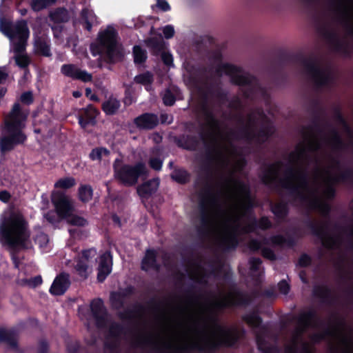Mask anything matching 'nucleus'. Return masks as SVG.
I'll list each match as a JSON object with an SVG mask.
<instances>
[{
	"label": "nucleus",
	"mask_w": 353,
	"mask_h": 353,
	"mask_svg": "<svg viewBox=\"0 0 353 353\" xmlns=\"http://www.w3.org/2000/svg\"><path fill=\"white\" fill-rule=\"evenodd\" d=\"M201 125L202 130L199 133V137L205 148L202 170L205 172L207 183L200 195V226L210 228L211 221L208 213V206L216 204L218 201V196L214 192V187L210 182L214 177L213 165L221 153L216 137L212 133L203 130L204 124L202 123Z\"/></svg>",
	"instance_id": "nucleus-1"
},
{
	"label": "nucleus",
	"mask_w": 353,
	"mask_h": 353,
	"mask_svg": "<svg viewBox=\"0 0 353 353\" xmlns=\"http://www.w3.org/2000/svg\"><path fill=\"white\" fill-rule=\"evenodd\" d=\"M283 165L282 161L265 164L262 171L261 180L268 187L279 186L288 191L290 196L305 201L307 199L303 190L309 188V176L307 172L303 169H294L289 167L285 172V177L279 178V168Z\"/></svg>",
	"instance_id": "nucleus-2"
},
{
	"label": "nucleus",
	"mask_w": 353,
	"mask_h": 353,
	"mask_svg": "<svg viewBox=\"0 0 353 353\" xmlns=\"http://www.w3.org/2000/svg\"><path fill=\"white\" fill-rule=\"evenodd\" d=\"M208 319L221 334L220 337L215 339H206L203 343H194L190 345L178 347L174 353H190L193 351L200 353H215L222 347H234L238 344L240 336L236 328L221 325L216 315H210Z\"/></svg>",
	"instance_id": "nucleus-3"
},
{
	"label": "nucleus",
	"mask_w": 353,
	"mask_h": 353,
	"mask_svg": "<svg viewBox=\"0 0 353 353\" xmlns=\"http://www.w3.org/2000/svg\"><path fill=\"white\" fill-rule=\"evenodd\" d=\"M30 232L28 224L21 215L11 214L0 225V242L14 252L28 249Z\"/></svg>",
	"instance_id": "nucleus-4"
},
{
	"label": "nucleus",
	"mask_w": 353,
	"mask_h": 353,
	"mask_svg": "<svg viewBox=\"0 0 353 353\" xmlns=\"http://www.w3.org/2000/svg\"><path fill=\"white\" fill-rule=\"evenodd\" d=\"M259 114L265 124L261 126L257 132L254 130L256 119L250 113L248 115V124L241 128L238 132L231 131L230 134L236 139L243 138L249 142L254 141L260 145L265 143L273 135L274 127L262 110Z\"/></svg>",
	"instance_id": "nucleus-5"
},
{
	"label": "nucleus",
	"mask_w": 353,
	"mask_h": 353,
	"mask_svg": "<svg viewBox=\"0 0 353 353\" xmlns=\"http://www.w3.org/2000/svg\"><path fill=\"white\" fill-rule=\"evenodd\" d=\"M118 33L114 28L108 27L98 34V53L103 54L104 61L114 64L123 60V49L117 42Z\"/></svg>",
	"instance_id": "nucleus-6"
},
{
	"label": "nucleus",
	"mask_w": 353,
	"mask_h": 353,
	"mask_svg": "<svg viewBox=\"0 0 353 353\" xmlns=\"http://www.w3.org/2000/svg\"><path fill=\"white\" fill-rule=\"evenodd\" d=\"M243 68L229 63H221L216 69V72L221 74L224 72L229 76L232 84L239 86H248L243 91V96L246 99H251L256 89L260 88L257 78L249 73L242 74Z\"/></svg>",
	"instance_id": "nucleus-7"
},
{
	"label": "nucleus",
	"mask_w": 353,
	"mask_h": 353,
	"mask_svg": "<svg viewBox=\"0 0 353 353\" xmlns=\"http://www.w3.org/2000/svg\"><path fill=\"white\" fill-rule=\"evenodd\" d=\"M297 60L304 68L316 88L327 86L332 83L333 77L331 72L322 68L316 57L299 55Z\"/></svg>",
	"instance_id": "nucleus-8"
},
{
	"label": "nucleus",
	"mask_w": 353,
	"mask_h": 353,
	"mask_svg": "<svg viewBox=\"0 0 353 353\" xmlns=\"http://www.w3.org/2000/svg\"><path fill=\"white\" fill-rule=\"evenodd\" d=\"M121 161L117 159L113 163L114 177L125 186L135 185L140 176L145 175L147 170L145 165L142 162H138L135 165H119Z\"/></svg>",
	"instance_id": "nucleus-9"
},
{
	"label": "nucleus",
	"mask_w": 353,
	"mask_h": 353,
	"mask_svg": "<svg viewBox=\"0 0 353 353\" xmlns=\"http://www.w3.org/2000/svg\"><path fill=\"white\" fill-rule=\"evenodd\" d=\"M25 126L17 123H5L6 135L0 139V152L6 154L14 150L15 146L23 144L27 141V136L23 132Z\"/></svg>",
	"instance_id": "nucleus-10"
},
{
	"label": "nucleus",
	"mask_w": 353,
	"mask_h": 353,
	"mask_svg": "<svg viewBox=\"0 0 353 353\" xmlns=\"http://www.w3.org/2000/svg\"><path fill=\"white\" fill-rule=\"evenodd\" d=\"M257 349L261 353H281V350L277 345H270L267 340L261 335L256 336ZM285 353H316L314 347L310 346L307 343L303 342L301 349L298 352L297 346L288 345L285 347Z\"/></svg>",
	"instance_id": "nucleus-11"
},
{
	"label": "nucleus",
	"mask_w": 353,
	"mask_h": 353,
	"mask_svg": "<svg viewBox=\"0 0 353 353\" xmlns=\"http://www.w3.org/2000/svg\"><path fill=\"white\" fill-rule=\"evenodd\" d=\"M305 225L311 230L312 234L321 240L323 247L332 249L336 244V239L330 235L327 232L328 223H318L308 217L305 221Z\"/></svg>",
	"instance_id": "nucleus-12"
},
{
	"label": "nucleus",
	"mask_w": 353,
	"mask_h": 353,
	"mask_svg": "<svg viewBox=\"0 0 353 353\" xmlns=\"http://www.w3.org/2000/svg\"><path fill=\"white\" fill-rule=\"evenodd\" d=\"M52 203L58 216L66 219L74 210V207L69 197L64 193L57 191L52 194Z\"/></svg>",
	"instance_id": "nucleus-13"
},
{
	"label": "nucleus",
	"mask_w": 353,
	"mask_h": 353,
	"mask_svg": "<svg viewBox=\"0 0 353 353\" xmlns=\"http://www.w3.org/2000/svg\"><path fill=\"white\" fill-rule=\"evenodd\" d=\"M90 310L94 319L95 326L99 329H105L108 325V312L101 298L93 299L90 303Z\"/></svg>",
	"instance_id": "nucleus-14"
},
{
	"label": "nucleus",
	"mask_w": 353,
	"mask_h": 353,
	"mask_svg": "<svg viewBox=\"0 0 353 353\" xmlns=\"http://www.w3.org/2000/svg\"><path fill=\"white\" fill-rule=\"evenodd\" d=\"M250 299L247 294L241 291H236L223 300L213 303V306L218 310H223L233 306L247 305Z\"/></svg>",
	"instance_id": "nucleus-15"
},
{
	"label": "nucleus",
	"mask_w": 353,
	"mask_h": 353,
	"mask_svg": "<svg viewBox=\"0 0 353 353\" xmlns=\"http://www.w3.org/2000/svg\"><path fill=\"white\" fill-rule=\"evenodd\" d=\"M61 72L64 76L73 80H80L84 83L90 82L92 80V74L81 70L74 64H63L61 68Z\"/></svg>",
	"instance_id": "nucleus-16"
},
{
	"label": "nucleus",
	"mask_w": 353,
	"mask_h": 353,
	"mask_svg": "<svg viewBox=\"0 0 353 353\" xmlns=\"http://www.w3.org/2000/svg\"><path fill=\"white\" fill-rule=\"evenodd\" d=\"M240 225L237 224L232 228V230L228 234L223 237L218 242V248L223 252H228L235 250L239 245V228Z\"/></svg>",
	"instance_id": "nucleus-17"
},
{
	"label": "nucleus",
	"mask_w": 353,
	"mask_h": 353,
	"mask_svg": "<svg viewBox=\"0 0 353 353\" xmlns=\"http://www.w3.org/2000/svg\"><path fill=\"white\" fill-rule=\"evenodd\" d=\"M134 124L139 130H153L159 123V119L156 114L145 112L134 119Z\"/></svg>",
	"instance_id": "nucleus-18"
},
{
	"label": "nucleus",
	"mask_w": 353,
	"mask_h": 353,
	"mask_svg": "<svg viewBox=\"0 0 353 353\" xmlns=\"http://www.w3.org/2000/svg\"><path fill=\"white\" fill-rule=\"evenodd\" d=\"M71 284L68 274L62 272L58 274L52 282L49 292L54 296H61L70 288Z\"/></svg>",
	"instance_id": "nucleus-19"
},
{
	"label": "nucleus",
	"mask_w": 353,
	"mask_h": 353,
	"mask_svg": "<svg viewBox=\"0 0 353 353\" xmlns=\"http://www.w3.org/2000/svg\"><path fill=\"white\" fill-rule=\"evenodd\" d=\"M112 265V256L111 252L106 251L100 256V261L97 269V281L103 283L111 273Z\"/></svg>",
	"instance_id": "nucleus-20"
},
{
	"label": "nucleus",
	"mask_w": 353,
	"mask_h": 353,
	"mask_svg": "<svg viewBox=\"0 0 353 353\" xmlns=\"http://www.w3.org/2000/svg\"><path fill=\"white\" fill-rule=\"evenodd\" d=\"M174 141L179 148L188 151H196L200 143L196 136L186 134L174 137Z\"/></svg>",
	"instance_id": "nucleus-21"
},
{
	"label": "nucleus",
	"mask_w": 353,
	"mask_h": 353,
	"mask_svg": "<svg viewBox=\"0 0 353 353\" xmlns=\"http://www.w3.org/2000/svg\"><path fill=\"white\" fill-rule=\"evenodd\" d=\"M272 226V222L268 216H263L258 220L254 216H252L250 217V222L243 227L241 230L242 232L247 234L254 232L257 228L266 230L271 228Z\"/></svg>",
	"instance_id": "nucleus-22"
},
{
	"label": "nucleus",
	"mask_w": 353,
	"mask_h": 353,
	"mask_svg": "<svg viewBox=\"0 0 353 353\" xmlns=\"http://www.w3.org/2000/svg\"><path fill=\"white\" fill-rule=\"evenodd\" d=\"M99 114V110L93 105H89L83 111V114L79 115V124L81 128L85 129L88 125H95L97 123V117Z\"/></svg>",
	"instance_id": "nucleus-23"
},
{
	"label": "nucleus",
	"mask_w": 353,
	"mask_h": 353,
	"mask_svg": "<svg viewBox=\"0 0 353 353\" xmlns=\"http://www.w3.org/2000/svg\"><path fill=\"white\" fill-rule=\"evenodd\" d=\"M159 186L158 178L150 179L137 187V194L141 198L148 199L157 192Z\"/></svg>",
	"instance_id": "nucleus-24"
},
{
	"label": "nucleus",
	"mask_w": 353,
	"mask_h": 353,
	"mask_svg": "<svg viewBox=\"0 0 353 353\" xmlns=\"http://www.w3.org/2000/svg\"><path fill=\"white\" fill-rule=\"evenodd\" d=\"M235 184L238 185L239 190L245 194L246 196V203L243 206L244 214L243 216H248V219L250 221V217L254 216L253 214V208L254 207V201L251 198L250 196V188L248 185L244 183L241 181H234Z\"/></svg>",
	"instance_id": "nucleus-25"
},
{
	"label": "nucleus",
	"mask_w": 353,
	"mask_h": 353,
	"mask_svg": "<svg viewBox=\"0 0 353 353\" xmlns=\"http://www.w3.org/2000/svg\"><path fill=\"white\" fill-rule=\"evenodd\" d=\"M11 35L8 36L10 39H22L24 40L28 39L30 35V30L28 26V23L25 19L17 21L13 23L11 28Z\"/></svg>",
	"instance_id": "nucleus-26"
},
{
	"label": "nucleus",
	"mask_w": 353,
	"mask_h": 353,
	"mask_svg": "<svg viewBox=\"0 0 353 353\" xmlns=\"http://www.w3.org/2000/svg\"><path fill=\"white\" fill-rule=\"evenodd\" d=\"M141 268L143 271L150 269L159 270L160 265L157 262V253L153 249H148L141 260Z\"/></svg>",
	"instance_id": "nucleus-27"
},
{
	"label": "nucleus",
	"mask_w": 353,
	"mask_h": 353,
	"mask_svg": "<svg viewBox=\"0 0 353 353\" xmlns=\"http://www.w3.org/2000/svg\"><path fill=\"white\" fill-rule=\"evenodd\" d=\"M312 294L314 297L320 299L323 303L331 304L334 300L331 289L325 285H315Z\"/></svg>",
	"instance_id": "nucleus-28"
},
{
	"label": "nucleus",
	"mask_w": 353,
	"mask_h": 353,
	"mask_svg": "<svg viewBox=\"0 0 353 353\" xmlns=\"http://www.w3.org/2000/svg\"><path fill=\"white\" fill-rule=\"evenodd\" d=\"M26 117L23 114L21 105L19 103H14L5 123H17L18 125L25 126L23 121Z\"/></svg>",
	"instance_id": "nucleus-29"
},
{
	"label": "nucleus",
	"mask_w": 353,
	"mask_h": 353,
	"mask_svg": "<svg viewBox=\"0 0 353 353\" xmlns=\"http://www.w3.org/2000/svg\"><path fill=\"white\" fill-rule=\"evenodd\" d=\"M17 330L14 328L8 330L4 328H0V341L6 343L13 349H17Z\"/></svg>",
	"instance_id": "nucleus-30"
},
{
	"label": "nucleus",
	"mask_w": 353,
	"mask_h": 353,
	"mask_svg": "<svg viewBox=\"0 0 353 353\" xmlns=\"http://www.w3.org/2000/svg\"><path fill=\"white\" fill-rule=\"evenodd\" d=\"M34 49L35 54L45 57H51L52 52L50 46L47 40L41 37H38L34 42Z\"/></svg>",
	"instance_id": "nucleus-31"
},
{
	"label": "nucleus",
	"mask_w": 353,
	"mask_h": 353,
	"mask_svg": "<svg viewBox=\"0 0 353 353\" xmlns=\"http://www.w3.org/2000/svg\"><path fill=\"white\" fill-rule=\"evenodd\" d=\"M309 208L312 210H318L325 218H329L332 211L331 205L326 201L320 200L319 198L310 200Z\"/></svg>",
	"instance_id": "nucleus-32"
},
{
	"label": "nucleus",
	"mask_w": 353,
	"mask_h": 353,
	"mask_svg": "<svg viewBox=\"0 0 353 353\" xmlns=\"http://www.w3.org/2000/svg\"><path fill=\"white\" fill-rule=\"evenodd\" d=\"M319 319L317 312L315 310L311 308L307 312L301 313L297 319L298 324L303 327L307 328L312 325V323Z\"/></svg>",
	"instance_id": "nucleus-33"
},
{
	"label": "nucleus",
	"mask_w": 353,
	"mask_h": 353,
	"mask_svg": "<svg viewBox=\"0 0 353 353\" xmlns=\"http://www.w3.org/2000/svg\"><path fill=\"white\" fill-rule=\"evenodd\" d=\"M81 19L84 29L90 32L92 28V24L97 20V17L92 10L85 8L81 12ZM96 23H98V22Z\"/></svg>",
	"instance_id": "nucleus-34"
},
{
	"label": "nucleus",
	"mask_w": 353,
	"mask_h": 353,
	"mask_svg": "<svg viewBox=\"0 0 353 353\" xmlns=\"http://www.w3.org/2000/svg\"><path fill=\"white\" fill-rule=\"evenodd\" d=\"M121 107V102L117 99L110 97L101 104V109L108 116L116 114Z\"/></svg>",
	"instance_id": "nucleus-35"
},
{
	"label": "nucleus",
	"mask_w": 353,
	"mask_h": 353,
	"mask_svg": "<svg viewBox=\"0 0 353 353\" xmlns=\"http://www.w3.org/2000/svg\"><path fill=\"white\" fill-rule=\"evenodd\" d=\"M325 124L328 127H331V137L329 139V141L332 148L335 150H341L345 146V143L337 129H336L334 127H332L331 124L327 121H325Z\"/></svg>",
	"instance_id": "nucleus-36"
},
{
	"label": "nucleus",
	"mask_w": 353,
	"mask_h": 353,
	"mask_svg": "<svg viewBox=\"0 0 353 353\" xmlns=\"http://www.w3.org/2000/svg\"><path fill=\"white\" fill-rule=\"evenodd\" d=\"M270 211L278 219L284 220L289 214L288 203L283 201L272 203L270 205Z\"/></svg>",
	"instance_id": "nucleus-37"
},
{
	"label": "nucleus",
	"mask_w": 353,
	"mask_h": 353,
	"mask_svg": "<svg viewBox=\"0 0 353 353\" xmlns=\"http://www.w3.org/2000/svg\"><path fill=\"white\" fill-rule=\"evenodd\" d=\"M144 311V306L140 303H137L133 306V308H127L124 310V311L119 312V317L122 320H132L136 315Z\"/></svg>",
	"instance_id": "nucleus-38"
},
{
	"label": "nucleus",
	"mask_w": 353,
	"mask_h": 353,
	"mask_svg": "<svg viewBox=\"0 0 353 353\" xmlns=\"http://www.w3.org/2000/svg\"><path fill=\"white\" fill-rule=\"evenodd\" d=\"M334 50L345 57L350 58L353 50L347 42L343 41L339 38L332 43Z\"/></svg>",
	"instance_id": "nucleus-39"
},
{
	"label": "nucleus",
	"mask_w": 353,
	"mask_h": 353,
	"mask_svg": "<svg viewBox=\"0 0 353 353\" xmlns=\"http://www.w3.org/2000/svg\"><path fill=\"white\" fill-rule=\"evenodd\" d=\"M341 343L345 348L341 352L336 347L330 348V353H353L352 347H353V337L351 336L343 334L341 338Z\"/></svg>",
	"instance_id": "nucleus-40"
},
{
	"label": "nucleus",
	"mask_w": 353,
	"mask_h": 353,
	"mask_svg": "<svg viewBox=\"0 0 353 353\" xmlns=\"http://www.w3.org/2000/svg\"><path fill=\"white\" fill-rule=\"evenodd\" d=\"M242 319L252 328H259L262 324V318L255 312L243 316Z\"/></svg>",
	"instance_id": "nucleus-41"
},
{
	"label": "nucleus",
	"mask_w": 353,
	"mask_h": 353,
	"mask_svg": "<svg viewBox=\"0 0 353 353\" xmlns=\"http://www.w3.org/2000/svg\"><path fill=\"white\" fill-rule=\"evenodd\" d=\"M270 241L273 245L278 246L287 245L288 247L292 248L296 245V241L293 237L288 236V238H285L281 234L272 236L270 238Z\"/></svg>",
	"instance_id": "nucleus-42"
},
{
	"label": "nucleus",
	"mask_w": 353,
	"mask_h": 353,
	"mask_svg": "<svg viewBox=\"0 0 353 353\" xmlns=\"http://www.w3.org/2000/svg\"><path fill=\"white\" fill-rule=\"evenodd\" d=\"M50 19L54 23H65L68 21V12L65 8H59L50 14Z\"/></svg>",
	"instance_id": "nucleus-43"
},
{
	"label": "nucleus",
	"mask_w": 353,
	"mask_h": 353,
	"mask_svg": "<svg viewBox=\"0 0 353 353\" xmlns=\"http://www.w3.org/2000/svg\"><path fill=\"white\" fill-rule=\"evenodd\" d=\"M110 303L113 310H119L124 307L125 299L119 292L113 291L110 294Z\"/></svg>",
	"instance_id": "nucleus-44"
},
{
	"label": "nucleus",
	"mask_w": 353,
	"mask_h": 353,
	"mask_svg": "<svg viewBox=\"0 0 353 353\" xmlns=\"http://www.w3.org/2000/svg\"><path fill=\"white\" fill-rule=\"evenodd\" d=\"M330 180L333 183H343L348 181L353 182V169L346 168L343 171L339 173L337 175L331 176Z\"/></svg>",
	"instance_id": "nucleus-45"
},
{
	"label": "nucleus",
	"mask_w": 353,
	"mask_h": 353,
	"mask_svg": "<svg viewBox=\"0 0 353 353\" xmlns=\"http://www.w3.org/2000/svg\"><path fill=\"white\" fill-rule=\"evenodd\" d=\"M171 179L179 184H185L188 182L190 174L183 168L175 169L170 174Z\"/></svg>",
	"instance_id": "nucleus-46"
},
{
	"label": "nucleus",
	"mask_w": 353,
	"mask_h": 353,
	"mask_svg": "<svg viewBox=\"0 0 353 353\" xmlns=\"http://www.w3.org/2000/svg\"><path fill=\"white\" fill-rule=\"evenodd\" d=\"M79 199L83 203L90 201L93 196V189L90 185H81L78 190Z\"/></svg>",
	"instance_id": "nucleus-47"
},
{
	"label": "nucleus",
	"mask_w": 353,
	"mask_h": 353,
	"mask_svg": "<svg viewBox=\"0 0 353 353\" xmlns=\"http://www.w3.org/2000/svg\"><path fill=\"white\" fill-rule=\"evenodd\" d=\"M110 151L105 147H97L93 148L89 154V158L92 161H101L103 156L108 157Z\"/></svg>",
	"instance_id": "nucleus-48"
},
{
	"label": "nucleus",
	"mask_w": 353,
	"mask_h": 353,
	"mask_svg": "<svg viewBox=\"0 0 353 353\" xmlns=\"http://www.w3.org/2000/svg\"><path fill=\"white\" fill-rule=\"evenodd\" d=\"M146 46L150 48L152 52L158 54L163 50V43L157 37H150L145 40Z\"/></svg>",
	"instance_id": "nucleus-49"
},
{
	"label": "nucleus",
	"mask_w": 353,
	"mask_h": 353,
	"mask_svg": "<svg viewBox=\"0 0 353 353\" xmlns=\"http://www.w3.org/2000/svg\"><path fill=\"white\" fill-rule=\"evenodd\" d=\"M132 53L135 64H142L146 61L148 58L147 52L140 46H134L133 47Z\"/></svg>",
	"instance_id": "nucleus-50"
},
{
	"label": "nucleus",
	"mask_w": 353,
	"mask_h": 353,
	"mask_svg": "<svg viewBox=\"0 0 353 353\" xmlns=\"http://www.w3.org/2000/svg\"><path fill=\"white\" fill-rule=\"evenodd\" d=\"M310 112L313 117L312 121H318V122H321V121L323 120L321 115L323 113V110L320 106V103L318 100H313L311 102Z\"/></svg>",
	"instance_id": "nucleus-51"
},
{
	"label": "nucleus",
	"mask_w": 353,
	"mask_h": 353,
	"mask_svg": "<svg viewBox=\"0 0 353 353\" xmlns=\"http://www.w3.org/2000/svg\"><path fill=\"white\" fill-rule=\"evenodd\" d=\"M76 185V180L72 176L59 179L54 184V188L64 190L70 189Z\"/></svg>",
	"instance_id": "nucleus-52"
},
{
	"label": "nucleus",
	"mask_w": 353,
	"mask_h": 353,
	"mask_svg": "<svg viewBox=\"0 0 353 353\" xmlns=\"http://www.w3.org/2000/svg\"><path fill=\"white\" fill-rule=\"evenodd\" d=\"M134 81L138 84L143 85H150L153 81V75L150 72L146 71L135 76Z\"/></svg>",
	"instance_id": "nucleus-53"
},
{
	"label": "nucleus",
	"mask_w": 353,
	"mask_h": 353,
	"mask_svg": "<svg viewBox=\"0 0 353 353\" xmlns=\"http://www.w3.org/2000/svg\"><path fill=\"white\" fill-rule=\"evenodd\" d=\"M123 332L124 327L119 323L113 322L110 325L108 333L110 337L118 339Z\"/></svg>",
	"instance_id": "nucleus-54"
},
{
	"label": "nucleus",
	"mask_w": 353,
	"mask_h": 353,
	"mask_svg": "<svg viewBox=\"0 0 353 353\" xmlns=\"http://www.w3.org/2000/svg\"><path fill=\"white\" fill-rule=\"evenodd\" d=\"M57 0H32L31 8L35 12L41 11L54 3Z\"/></svg>",
	"instance_id": "nucleus-55"
},
{
	"label": "nucleus",
	"mask_w": 353,
	"mask_h": 353,
	"mask_svg": "<svg viewBox=\"0 0 353 353\" xmlns=\"http://www.w3.org/2000/svg\"><path fill=\"white\" fill-rule=\"evenodd\" d=\"M334 334V330L327 327L321 333H315L311 336V339L314 343H319L325 339L327 336H332Z\"/></svg>",
	"instance_id": "nucleus-56"
},
{
	"label": "nucleus",
	"mask_w": 353,
	"mask_h": 353,
	"mask_svg": "<svg viewBox=\"0 0 353 353\" xmlns=\"http://www.w3.org/2000/svg\"><path fill=\"white\" fill-rule=\"evenodd\" d=\"M67 222L72 225L83 227L88 224V221L82 216L72 213L67 219Z\"/></svg>",
	"instance_id": "nucleus-57"
},
{
	"label": "nucleus",
	"mask_w": 353,
	"mask_h": 353,
	"mask_svg": "<svg viewBox=\"0 0 353 353\" xmlns=\"http://www.w3.org/2000/svg\"><path fill=\"white\" fill-rule=\"evenodd\" d=\"M88 262H86L85 260L79 259L75 265V270L78 274L81 277L86 279L88 277Z\"/></svg>",
	"instance_id": "nucleus-58"
},
{
	"label": "nucleus",
	"mask_w": 353,
	"mask_h": 353,
	"mask_svg": "<svg viewBox=\"0 0 353 353\" xmlns=\"http://www.w3.org/2000/svg\"><path fill=\"white\" fill-rule=\"evenodd\" d=\"M200 113L203 116L205 123L213 119V117L215 115L213 110L208 105L207 101H204L200 107Z\"/></svg>",
	"instance_id": "nucleus-59"
},
{
	"label": "nucleus",
	"mask_w": 353,
	"mask_h": 353,
	"mask_svg": "<svg viewBox=\"0 0 353 353\" xmlns=\"http://www.w3.org/2000/svg\"><path fill=\"white\" fill-rule=\"evenodd\" d=\"M328 181L329 183L327 185L323 192V194L327 199L332 200L335 198L336 195V190L334 186V184H336V183H333L330 180V176L328 178Z\"/></svg>",
	"instance_id": "nucleus-60"
},
{
	"label": "nucleus",
	"mask_w": 353,
	"mask_h": 353,
	"mask_svg": "<svg viewBox=\"0 0 353 353\" xmlns=\"http://www.w3.org/2000/svg\"><path fill=\"white\" fill-rule=\"evenodd\" d=\"M340 19L344 23L347 34L353 37V26L350 23V15L346 10L341 12Z\"/></svg>",
	"instance_id": "nucleus-61"
},
{
	"label": "nucleus",
	"mask_w": 353,
	"mask_h": 353,
	"mask_svg": "<svg viewBox=\"0 0 353 353\" xmlns=\"http://www.w3.org/2000/svg\"><path fill=\"white\" fill-rule=\"evenodd\" d=\"M13 26V23L8 21L5 18H0V31L6 37L11 35V28Z\"/></svg>",
	"instance_id": "nucleus-62"
},
{
	"label": "nucleus",
	"mask_w": 353,
	"mask_h": 353,
	"mask_svg": "<svg viewBox=\"0 0 353 353\" xmlns=\"http://www.w3.org/2000/svg\"><path fill=\"white\" fill-rule=\"evenodd\" d=\"M162 99L165 105L172 106L175 103L176 97L169 88H167L164 91Z\"/></svg>",
	"instance_id": "nucleus-63"
},
{
	"label": "nucleus",
	"mask_w": 353,
	"mask_h": 353,
	"mask_svg": "<svg viewBox=\"0 0 353 353\" xmlns=\"http://www.w3.org/2000/svg\"><path fill=\"white\" fill-rule=\"evenodd\" d=\"M16 64L21 68H26L30 63V60L29 57L26 54H17L14 57Z\"/></svg>",
	"instance_id": "nucleus-64"
}]
</instances>
